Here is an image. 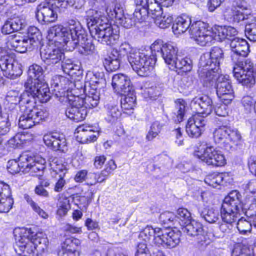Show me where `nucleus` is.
Masks as SVG:
<instances>
[{
	"label": "nucleus",
	"mask_w": 256,
	"mask_h": 256,
	"mask_svg": "<svg viewBox=\"0 0 256 256\" xmlns=\"http://www.w3.org/2000/svg\"><path fill=\"white\" fill-rule=\"evenodd\" d=\"M68 26L56 25L50 28L47 36L48 40L66 45V48L70 51L78 46L79 52L82 54H92L94 46L88 40L86 31L80 22L72 19L68 21Z\"/></svg>",
	"instance_id": "f257e3e1"
},
{
	"label": "nucleus",
	"mask_w": 256,
	"mask_h": 256,
	"mask_svg": "<svg viewBox=\"0 0 256 256\" xmlns=\"http://www.w3.org/2000/svg\"><path fill=\"white\" fill-rule=\"evenodd\" d=\"M94 9L87 12L86 18L88 28L91 36L100 43L108 46L115 44L119 38V30L116 26H112L108 20Z\"/></svg>",
	"instance_id": "f03ea898"
},
{
	"label": "nucleus",
	"mask_w": 256,
	"mask_h": 256,
	"mask_svg": "<svg viewBox=\"0 0 256 256\" xmlns=\"http://www.w3.org/2000/svg\"><path fill=\"white\" fill-rule=\"evenodd\" d=\"M16 245L22 251L30 252L32 251L30 248L32 245L38 250L44 252L48 248V240L46 238H40L38 234L32 232L31 228H22L14 231Z\"/></svg>",
	"instance_id": "7ed1b4c3"
},
{
	"label": "nucleus",
	"mask_w": 256,
	"mask_h": 256,
	"mask_svg": "<svg viewBox=\"0 0 256 256\" xmlns=\"http://www.w3.org/2000/svg\"><path fill=\"white\" fill-rule=\"evenodd\" d=\"M133 70L140 76H146L153 70L156 62L154 55L147 50H137L128 57Z\"/></svg>",
	"instance_id": "20e7f679"
},
{
	"label": "nucleus",
	"mask_w": 256,
	"mask_h": 256,
	"mask_svg": "<svg viewBox=\"0 0 256 256\" xmlns=\"http://www.w3.org/2000/svg\"><path fill=\"white\" fill-rule=\"evenodd\" d=\"M189 33L190 37L202 46L210 44L216 40V30H212L206 24L202 21H196L192 24Z\"/></svg>",
	"instance_id": "39448f33"
},
{
	"label": "nucleus",
	"mask_w": 256,
	"mask_h": 256,
	"mask_svg": "<svg viewBox=\"0 0 256 256\" xmlns=\"http://www.w3.org/2000/svg\"><path fill=\"white\" fill-rule=\"evenodd\" d=\"M234 77L242 85L251 88L255 84L253 64L250 60L238 61L233 68Z\"/></svg>",
	"instance_id": "423d86ee"
},
{
	"label": "nucleus",
	"mask_w": 256,
	"mask_h": 256,
	"mask_svg": "<svg viewBox=\"0 0 256 256\" xmlns=\"http://www.w3.org/2000/svg\"><path fill=\"white\" fill-rule=\"evenodd\" d=\"M48 116V112L45 109H39L35 106L31 109L26 107L24 113L19 118L18 126L23 129L30 128L44 120Z\"/></svg>",
	"instance_id": "0eeeda50"
},
{
	"label": "nucleus",
	"mask_w": 256,
	"mask_h": 256,
	"mask_svg": "<svg viewBox=\"0 0 256 256\" xmlns=\"http://www.w3.org/2000/svg\"><path fill=\"white\" fill-rule=\"evenodd\" d=\"M64 101H68L70 106L66 110V116L76 122L84 120L88 112V110L83 106L82 100L79 96L67 94Z\"/></svg>",
	"instance_id": "6e6552de"
},
{
	"label": "nucleus",
	"mask_w": 256,
	"mask_h": 256,
	"mask_svg": "<svg viewBox=\"0 0 256 256\" xmlns=\"http://www.w3.org/2000/svg\"><path fill=\"white\" fill-rule=\"evenodd\" d=\"M240 194L237 190L230 192L222 204L221 214L238 218L242 208Z\"/></svg>",
	"instance_id": "1a4fd4ad"
},
{
	"label": "nucleus",
	"mask_w": 256,
	"mask_h": 256,
	"mask_svg": "<svg viewBox=\"0 0 256 256\" xmlns=\"http://www.w3.org/2000/svg\"><path fill=\"white\" fill-rule=\"evenodd\" d=\"M162 8L158 1H136L134 15L138 20L143 22L147 14H151L154 18L162 14Z\"/></svg>",
	"instance_id": "9d476101"
},
{
	"label": "nucleus",
	"mask_w": 256,
	"mask_h": 256,
	"mask_svg": "<svg viewBox=\"0 0 256 256\" xmlns=\"http://www.w3.org/2000/svg\"><path fill=\"white\" fill-rule=\"evenodd\" d=\"M28 96L34 99V102H38L40 103L47 102L50 98V90L45 81L38 82L34 84H30V81L24 84Z\"/></svg>",
	"instance_id": "9b49d317"
},
{
	"label": "nucleus",
	"mask_w": 256,
	"mask_h": 256,
	"mask_svg": "<svg viewBox=\"0 0 256 256\" xmlns=\"http://www.w3.org/2000/svg\"><path fill=\"white\" fill-rule=\"evenodd\" d=\"M216 94L222 103L230 104L234 98V92L229 76L220 75L216 82Z\"/></svg>",
	"instance_id": "f8f14e48"
},
{
	"label": "nucleus",
	"mask_w": 256,
	"mask_h": 256,
	"mask_svg": "<svg viewBox=\"0 0 256 256\" xmlns=\"http://www.w3.org/2000/svg\"><path fill=\"white\" fill-rule=\"evenodd\" d=\"M20 65L12 56L6 54L0 58V68L4 75L10 79H15L22 74Z\"/></svg>",
	"instance_id": "ddd939ff"
},
{
	"label": "nucleus",
	"mask_w": 256,
	"mask_h": 256,
	"mask_svg": "<svg viewBox=\"0 0 256 256\" xmlns=\"http://www.w3.org/2000/svg\"><path fill=\"white\" fill-rule=\"evenodd\" d=\"M196 155L206 164L214 166H221L226 163L224 155L213 146H207L202 154L198 152Z\"/></svg>",
	"instance_id": "4468645a"
},
{
	"label": "nucleus",
	"mask_w": 256,
	"mask_h": 256,
	"mask_svg": "<svg viewBox=\"0 0 256 256\" xmlns=\"http://www.w3.org/2000/svg\"><path fill=\"white\" fill-rule=\"evenodd\" d=\"M204 54L200 58L198 74L199 76L206 83L210 82L217 76L218 68H214V60L211 58L204 60Z\"/></svg>",
	"instance_id": "2eb2a0df"
},
{
	"label": "nucleus",
	"mask_w": 256,
	"mask_h": 256,
	"mask_svg": "<svg viewBox=\"0 0 256 256\" xmlns=\"http://www.w3.org/2000/svg\"><path fill=\"white\" fill-rule=\"evenodd\" d=\"M248 5L246 1H234L230 8H226L224 11V18L230 22L238 23L248 19V14H244L240 10H247Z\"/></svg>",
	"instance_id": "dca6fc26"
},
{
	"label": "nucleus",
	"mask_w": 256,
	"mask_h": 256,
	"mask_svg": "<svg viewBox=\"0 0 256 256\" xmlns=\"http://www.w3.org/2000/svg\"><path fill=\"white\" fill-rule=\"evenodd\" d=\"M52 88H54L53 90L55 92L56 97L60 98V100L64 101L67 97V94L69 93L73 94L72 92H69L70 87L69 86L72 84V82H70L69 80L62 76H54L50 82Z\"/></svg>",
	"instance_id": "f3484780"
},
{
	"label": "nucleus",
	"mask_w": 256,
	"mask_h": 256,
	"mask_svg": "<svg viewBox=\"0 0 256 256\" xmlns=\"http://www.w3.org/2000/svg\"><path fill=\"white\" fill-rule=\"evenodd\" d=\"M37 9L36 17L42 24L52 22L57 19V12L50 2H42Z\"/></svg>",
	"instance_id": "a211bd4d"
},
{
	"label": "nucleus",
	"mask_w": 256,
	"mask_h": 256,
	"mask_svg": "<svg viewBox=\"0 0 256 256\" xmlns=\"http://www.w3.org/2000/svg\"><path fill=\"white\" fill-rule=\"evenodd\" d=\"M206 124V120L204 116L200 114L192 116L188 119L186 125V130L188 134L192 138L199 137Z\"/></svg>",
	"instance_id": "6ab92c4d"
},
{
	"label": "nucleus",
	"mask_w": 256,
	"mask_h": 256,
	"mask_svg": "<svg viewBox=\"0 0 256 256\" xmlns=\"http://www.w3.org/2000/svg\"><path fill=\"white\" fill-rule=\"evenodd\" d=\"M184 232L190 236L193 237L198 243L203 244L206 240V232L202 225L199 222L194 220H191L183 228Z\"/></svg>",
	"instance_id": "aec40b11"
},
{
	"label": "nucleus",
	"mask_w": 256,
	"mask_h": 256,
	"mask_svg": "<svg viewBox=\"0 0 256 256\" xmlns=\"http://www.w3.org/2000/svg\"><path fill=\"white\" fill-rule=\"evenodd\" d=\"M40 57L47 64H54L64 58V54L58 47L48 45L40 51Z\"/></svg>",
	"instance_id": "412c9836"
},
{
	"label": "nucleus",
	"mask_w": 256,
	"mask_h": 256,
	"mask_svg": "<svg viewBox=\"0 0 256 256\" xmlns=\"http://www.w3.org/2000/svg\"><path fill=\"white\" fill-rule=\"evenodd\" d=\"M44 141L46 145L50 146L54 150L66 152L67 150V142L64 136L58 133L45 134Z\"/></svg>",
	"instance_id": "4be33fe9"
},
{
	"label": "nucleus",
	"mask_w": 256,
	"mask_h": 256,
	"mask_svg": "<svg viewBox=\"0 0 256 256\" xmlns=\"http://www.w3.org/2000/svg\"><path fill=\"white\" fill-rule=\"evenodd\" d=\"M78 134L76 137L82 143H88L96 140L98 136L96 127L92 126L82 124L78 126L76 130Z\"/></svg>",
	"instance_id": "5701e85b"
},
{
	"label": "nucleus",
	"mask_w": 256,
	"mask_h": 256,
	"mask_svg": "<svg viewBox=\"0 0 256 256\" xmlns=\"http://www.w3.org/2000/svg\"><path fill=\"white\" fill-rule=\"evenodd\" d=\"M191 105L199 110L197 114L204 116V118L212 113L214 108L212 99L206 95L196 97L192 100Z\"/></svg>",
	"instance_id": "b1692460"
},
{
	"label": "nucleus",
	"mask_w": 256,
	"mask_h": 256,
	"mask_svg": "<svg viewBox=\"0 0 256 256\" xmlns=\"http://www.w3.org/2000/svg\"><path fill=\"white\" fill-rule=\"evenodd\" d=\"M112 86L119 94H126L133 89L129 78L122 74H114L112 78Z\"/></svg>",
	"instance_id": "393cba45"
},
{
	"label": "nucleus",
	"mask_w": 256,
	"mask_h": 256,
	"mask_svg": "<svg viewBox=\"0 0 256 256\" xmlns=\"http://www.w3.org/2000/svg\"><path fill=\"white\" fill-rule=\"evenodd\" d=\"M14 204L9 186L0 182V212H8Z\"/></svg>",
	"instance_id": "a878e982"
},
{
	"label": "nucleus",
	"mask_w": 256,
	"mask_h": 256,
	"mask_svg": "<svg viewBox=\"0 0 256 256\" xmlns=\"http://www.w3.org/2000/svg\"><path fill=\"white\" fill-rule=\"evenodd\" d=\"M161 234L157 241L158 244H166L174 248L180 242V234L168 228H161Z\"/></svg>",
	"instance_id": "bb28decb"
},
{
	"label": "nucleus",
	"mask_w": 256,
	"mask_h": 256,
	"mask_svg": "<svg viewBox=\"0 0 256 256\" xmlns=\"http://www.w3.org/2000/svg\"><path fill=\"white\" fill-rule=\"evenodd\" d=\"M28 155L22 154L18 158V160H8L7 164L8 170L12 174H15L20 172H24L26 167H28L30 163H28Z\"/></svg>",
	"instance_id": "cd10ccee"
},
{
	"label": "nucleus",
	"mask_w": 256,
	"mask_h": 256,
	"mask_svg": "<svg viewBox=\"0 0 256 256\" xmlns=\"http://www.w3.org/2000/svg\"><path fill=\"white\" fill-rule=\"evenodd\" d=\"M228 126H222L216 128L213 132V138L216 143L220 144L221 146L228 151L232 150L234 148L228 142Z\"/></svg>",
	"instance_id": "c85d7f7f"
},
{
	"label": "nucleus",
	"mask_w": 256,
	"mask_h": 256,
	"mask_svg": "<svg viewBox=\"0 0 256 256\" xmlns=\"http://www.w3.org/2000/svg\"><path fill=\"white\" fill-rule=\"evenodd\" d=\"M8 42L11 46L15 48L16 51L23 53L26 51L30 44L28 38L20 34H12L8 36Z\"/></svg>",
	"instance_id": "c756f323"
},
{
	"label": "nucleus",
	"mask_w": 256,
	"mask_h": 256,
	"mask_svg": "<svg viewBox=\"0 0 256 256\" xmlns=\"http://www.w3.org/2000/svg\"><path fill=\"white\" fill-rule=\"evenodd\" d=\"M102 74H89L86 75V81L84 82V91L86 89H94L98 90L105 84V80L103 78Z\"/></svg>",
	"instance_id": "7c9ffc66"
},
{
	"label": "nucleus",
	"mask_w": 256,
	"mask_h": 256,
	"mask_svg": "<svg viewBox=\"0 0 256 256\" xmlns=\"http://www.w3.org/2000/svg\"><path fill=\"white\" fill-rule=\"evenodd\" d=\"M230 47L234 54L244 57L246 56L249 52V46L247 42L238 37L232 40Z\"/></svg>",
	"instance_id": "2f4dec72"
},
{
	"label": "nucleus",
	"mask_w": 256,
	"mask_h": 256,
	"mask_svg": "<svg viewBox=\"0 0 256 256\" xmlns=\"http://www.w3.org/2000/svg\"><path fill=\"white\" fill-rule=\"evenodd\" d=\"M104 8L102 9V11H105L110 20L120 18L122 16L124 12L122 5L116 1H110L107 4H104ZM101 10V9L100 10ZM98 12L101 10H98Z\"/></svg>",
	"instance_id": "473e14b6"
},
{
	"label": "nucleus",
	"mask_w": 256,
	"mask_h": 256,
	"mask_svg": "<svg viewBox=\"0 0 256 256\" xmlns=\"http://www.w3.org/2000/svg\"><path fill=\"white\" fill-rule=\"evenodd\" d=\"M177 47L172 44L166 43L163 46L161 56L168 68L177 60Z\"/></svg>",
	"instance_id": "72a5a7b5"
},
{
	"label": "nucleus",
	"mask_w": 256,
	"mask_h": 256,
	"mask_svg": "<svg viewBox=\"0 0 256 256\" xmlns=\"http://www.w3.org/2000/svg\"><path fill=\"white\" fill-rule=\"evenodd\" d=\"M28 163L30 164L26 167L24 172H30L32 176H42L44 174V170L45 168L44 165V160H41L40 162H39L36 160V158L28 156Z\"/></svg>",
	"instance_id": "f704fd0d"
},
{
	"label": "nucleus",
	"mask_w": 256,
	"mask_h": 256,
	"mask_svg": "<svg viewBox=\"0 0 256 256\" xmlns=\"http://www.w3.org/2000/svg\"><path fill=\"white\" fill-rule=\"evenodd\" d=\"M161 228H154L152 226H147L140 233L139 238L145 242H150L151 240L157 244V241L160 236Z\"/></svg>",
	"instance_id": "c9c22d12"
},
{
	"label": "nucleus",
	"mask_w": 256,
	"mask_h": 256,
	"mask_svg": "<svg viewBox=\"0 0 256 256\" xmlns=\"http://www.w3.org/2000/svg\"><path fill=\"white\" fill-rule=\"evenodd\" d=\"M84 98L80 96L82 100V105L86 110L98 106L100 100V92L94 89H88Z\"/></svg>",
	"instance_id": "e433bc0d"
},
{
	"label": "nucleus",
	"mask_w": 256,
	"mask_h": 256,
	"mask_svg": "<svg viewBox=\"0 0 256 256\" xmlns=\"http://www.w3.org/2000/svg\"><path fill=\"white\" fill-rule=\"evenodd\" d=\"M191 18L186 15L178 16L173 24L172 29L175 34H180L186 32L192 24Z\"/></svg>",
	"instance_id": "4c0bfd02"
},
{
	"label": "nucleus",
	"mask_w": 256,
	"mask_h": 256,
	"mask_svg": "<svg viewBox=\"0 0 256 256\" xmlns=\"http://www.w3.org/2000/svg\"><path fill=\"white\" fill-rule=\"evenodd\" d=\"M237 34L236 29L230 26H220L216 28V40L218 41H222L224 39L231 41Z\"/></svg>",
	"instance_id": "58836bf2"
},
{
	"label": "nucleus",
	"mask_w": 256,
	"mask_h": 256,
	"mask_svg": "<svg viewBox=\"0 0 256 256\" xmlns=\"http://www.w3.org/2000/svg\"><path fill=\"white\" fill-rule=\"evenodd\" d=\"M28 75L30 84L34 83L36 84L37 82L45 81L44 79V71L42 68L39 65L34 64L29 66Z\"/></svg>",
	"instance_id": "ea45409f"
},
{
	"label": "nucleus",
	"mask_w": 256,
	"mask_h": 256,
	"mask_svg": "<svg viewBox=\"0 0 256 256\" xmlns=\"http://www.w3.org/2000/svg\"><path fill=\"white\" fill-rule=\"evenodd\" d=\"M211 58L214 64L212 66L214 68L220 67V64L223 61L224 58V54L223 50L219 47L214 46L211 48L210 52L204 54V60Z\"/></svg>",
	"instance_id": "a19ab883"
},
{
	"label": "nucleus",
	"mask_w": 256,
	"mask_h": 256,
	"mask_svg": "<svg viewBox=\"0 0 256 256\" xmlns=\"http://www.w3.org/2000/svg\"><path fill=\"white\" fill-rule=\"evenodd\" d=\"M197 210L200 216L210 224L215 223L219 219V213L218 210L212 208H205L202 206H198Z\"/></svg>",
	"instance_id": "79ce46f5"
},
{
	"label": "nucleus",
	"mask_w": 256,
	"mask_h": 256,
	"mask_svg": "<svg viewBox=\"0 0 256 256\" xmlns=\"http://www.w3.org/2000/svg\"><path fill=\"white\" fill-rule=\"evenodd\" d=\"M106 110V120L109 122H114L121 115V112L117 104L114 102H110L105 106Z\"/></svg>",
	"instance_id": "37998d69"
},
{
	"label": "nucleus",
	"mask_w": 256,
	"mask_h": 256,
	"mask_svg": "<svg viewBox=\"0 0 256 256\" xmlns=\"http://www.w3.org/2000/svg\"><path fill=\"white\" fill-rule=\"evenodd\" d=\"M121 108L122 110H130L134 109L136 104V97L133 89L126 94H120Z\"/></svg>",
	"instance_id": "c03bdc74"
},
{
	"label": "nucleus",
	"mask_w": 256,
	"mask_h": 256,
	"mask_svg": "<svg viewBox=\"0 0 256 256\" xmlns=\"http://www.w3.org/2000/svg\"><path fill=\"white\" fill-rule=\"evenodd\" d=\"M117 53L116 50H113L110 55L104 58V64L107 71L113 72L119 68L120 66L119 57L115 54Z\"/></svg>",
	"instance_id": "a18cd8bd"
},
{
	"label": "nucleus",
	"mask_w": 256,
	"mask_h": 256,
	"mask_svg": "<svg viewBox=\"0 0 256 256\" xmlns=\"http://www.w3.org/2000/svg\"><path fill=\"white\" fill-rule=\"evenodd\" d=\"M192 60L188 58H177V60L174 62V64L170 66V69L181 70L182 72H190L192 69Z\"/></svg>",
	"instance_id": "49530a36"
},
{
	"label": "nucleus",
	"mask_w": 256,
	"mask_h": 256,
	"mask_svg": "<svg viewBox=\"0 0 256 256\" xmlns=\"http://www.w3.org/2000/svg\"><path fill=\"white\" fill-rule=\"evenodd\" d=\"M186 102L182 99H178L176 102L174 114L176 116V122H180L182 120L186 112Z\"/></svg>",
	"instance_id": "de8ad7c7"
},
{
	"label": "nucleus",
	"mask_w": 256,
	"mask_h": 256,
	"mask_svg": "<svg viewBox=\"0 0 256 256\" xmlns=\"http://www.w3.org/2000/svg\"><path fill=\"white\" fill-rule=\"evenodd\" d=\"M223 180V174L217 172L210 174L204 178V182L213 188H216L218 186L221 184Z\"/></svg>",
	"instance_id": "09e8293b"
},
{
	"label": "nucleus",
	"mask_w": 256,
	"mask_h": 256,
	"mask_svg": "<svg viewBox=\"0 0 256 256\" xmlns=\"http://www.w3.org/2000/svg\"><path fill=\"white\" fill-rule=\"evenodd\" d=\"M154 23L161 28L169 27L173 21V18L169 14L156 15L154 18Z\"/></svg>",
	"instance_id": "8fccbe9b"
},
{
	"label": "nucleus",
	"mask_w": 256,
	"mask_h": 256,
	"mask_svg": "<svg viewBox=\"0 0 256 256\" xmlns=\"http://www.w3.org/2000/svg\"><path fill=\"white\" fill-rule=\"evenodd\" d=\"M228 142L233 146L238 145L242 140L240 132L237 129L228 126ZM234 148V147L233 146Z\"/></svg>",
	"instance_id": "3c124183"
},
{
	"label": "nucleus",
	"mask_w": 256,
	"mask_h": 256,
	"mask_svg": "<svg viewBox=\"0 0 256 256\" xmlns=\"http://www.w3.org/2000/svg\"><path fill=\"white\" fill-rule=\"evenodd\" d=\"M180 220V224L184 226L192 220L190 213L184 208H180L178 210L176 218Z\"/></svg>",
	"instance_id": "603ef678"
},
{
	"label": "nucleus",
	"mask_w": 256,
	"mask_h": 256,
	"mask_svg": "<svg viewBox=\"0 0 256 256\" xmlns=\"http://www.w3.org/2000/svg\"><path fill=\"white\" fill-rule=\"evenodd\" d=\"M116 21L122 26L127 28H129L133 26L136 24L138 22H139L134 14V18L130 16H125L124 12H122V16L120 17V18H118Z\"/></svg>",
	"instance_id": "864d4df0"
},
{
	"label": "nucleus",
	"mask_w": 256,
	"mask_h": 256,
	"mask_svg": "<svg viewBox=\"0 0 256 256\" xmlns=\"http://www.w3.org/2000/svg\"><path fill=\"white\" fill-rule=\"evenodd\" d=\"M222 222L220 225V230L223 232H226L232 228V224L236 220V218L221 214Z\"/></svg>",
	"instance_id": "5fc2aeb1"
},
{
	"label": "nucleus",
	"mask_w": 256,
	"mask_h": 256,
	"mask_svg": "<svg viewBox=\"0 0 256 256\" xmlns=\"http://www.w3.org/2000/svg\"><path fill=\"white\" fill-rule=\"evenodd\" d=\"M80 244V240L74 238H66L62 244V249L66 250H77V248Z\"/></svg>",
	"instance_id": "6e6d98bb"
},
{
	"label": "nucleus",
	"mask_w": 256,
	"mask_h": 256,
	"mask_svg": "<svg viewBox=\"0 0 256 256\" xmlns=\"http://www.w3.org/2000/svg\"><path fill=\"white\" fill-rule=\"evenodd\" d=\"M252 228V224L243 218L239 219L237 222V228L242 234H246L247 232H250Z\"/></svg>",
	"instance_id": "4d7b16f0"
},
{
	"label": "nucleus",
	"mask_w": 256,
	"mask_h": 256,
	"mask_svg": "<svg viewBox=\"0 0 256 256\" xmlns=\"http://www.w3.org/2000/svg\"><path fill=\"white\" fill-rule=\"evenodd\" d=\"M9 19L15 32L21 30L26 26V20L22 16H14Z\"/></svg>",
	"instance_id": "13d9d810"
},
{
	"label": "nucleus",
	"mask_w": 256,
	"mask_h": 256,
	"mask_svg": "<svg viewBox=\"0 0 256 256\" xmlns=\"http://www.w3.org/2000/svg\"><path fill=\"white\" fill-rule=\"evenodd\" d=\"M24 36L28 38L30 44L32 45L34 43L39 41L40 36L39 30L36 26H30L28 29L27 36Z\"/></svg>",
	"instance_id": "bf43d9fd"
},
{
	"label": "nucleus",
	"mask_w": 256,
	"mask_h": 256,
	"mask_svg": "<svg viewBox=\"0 0 256 256\" xmlns=\"http://www.w3.org/2000/svg\"><path fill=\"white\" fill-rule=\"evenodd\" d=\"M24 198L28 203L31 206L32 210L36 212L40 216L44 218H47L48 214L34 202L32 198L28 195H24Z\"/></svg>",
	"instance_id": "052dcab7"
},
{
	"label": "nucleus",
	"mask_w": 256,
	"mask_h": 256,
	"mask_svg": "<svg viewBox=\"0 0 256 256\" xmlns=\"http://www.w3.org/2000/svg\"><path fill=\"white\" fill-rule=\"evenodd\" d=\"M118 53L116 54L117 56H124L128 54V58L131 55L132 53H135L137 50L132 48L128 43L124 42L122 43L119 46Z\"/></svg>",
	"instance_id": "680f3d73"
},
{
	"label": "nucleus",
	"mask_w": 256,
	"mask_h": 256,
	"mask_svg": "<svg viewBox=\"0 0 256 256\" xmlns=\"http://www.w3.org/2000/svg\"><path fill=\"white\" fill-rule=\"evenodd\" d=\"M245 34L250 41H256V23H250L246 25Z\"/></svg>",
	"instance_id": "e2e57ef3"
},
{
	"label": "nucleus",
	"mask_w": 256,
	"mask_h": 256,
	"mask_svg": "<svg viewBox=\"0 0 256 256\" xmlns=\"http://www.w3.org/2000/svg\"><path fill=\"white\" fill-rule=\"evenodd\" d=\"M176 219V214L173 212L166 211L162 212L159 216V222L162 224L168 225Z\"/></svg>",
	"instance_id": "0e129e2a"
},
{
	"label": "nucleus",
	"mask_w": 256,
	"mask_h": 256,
	"mask_svg": "<svg viewBox=\"0 0 256 256\" xmlns=\"http://www.w3.org/2000/svg\"><path fill=\"white\" fill-rule=\"evenodd\" d=\"M256 100L250 96H245L242 99V104L247 112H250L254 108Z\"/></svg>",
	"instance_id": "69168bd1"
},
{
	"label": "nucleus",
	"mask_w": 256,
	"mask_h": 256,
	"mask_svg": "<svg viewBox=\"0 0 256 256\" xmlns=\"http://www.w3.org/2000/svg\"><path fill=\"white\" fill-rule=\"evenodd\" d=\"M164 45L163 42L161 40H156L150 46L151 52H150V54H154L156 56V52H158L161 55Z\"/></svg>",
	"instance_id": "338daca9"
},
{
	"label": "nucleus",
	"mask_w": 256,
	"mask_h": 256,
	"mask_svg": "<svg viewBox=\"0 0 256 256\" xmlns=\"http://www.w3.org/2000/svg\"><path fill=\"white\" fill-rule=\"evenodd\" d=\"M151 256L150 252L148 248L147 244L145 243H139L137 246V250L136 256Z\"/></svg>",
	"instance_id": "774afa93"
}]
</instances>
